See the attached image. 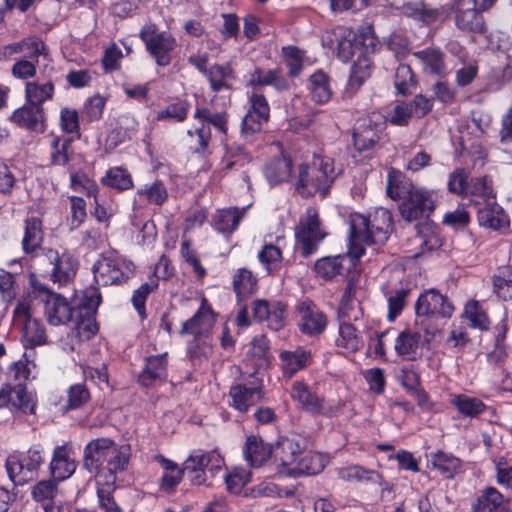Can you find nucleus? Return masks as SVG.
I'll return each mask as SVG.
<instances>
[{"instance_id": "obj_57", "label": "nucleus", "mask_w": 512, "mask_h": 512, "mask_svg": "<svg viewBox=\"0 0 512 512\" xmlns=\"http://www.w3.org/2000/svg\"><path fill=\"white\" fill-rule=\"evenodd\" d=\"M394 86L399 94L412 93L416 87V79L409 65L400 64L395 71Z\"/></svg>"}, {"instance_id": "obj_33", "label": "nucleus", "mask_w": 512, "mask_h": 512, "mask_svg": "<svg viewBox=\"0 0 512 512\" xmlns=\"http://www.w3.org/2000/svg\"><path fill=\"white\" fill-rule=\"evenodd\" d=\"M397 355L406 360H416L422 354V340L419 332L410 329L402 331L395 340Z\"/></svg>"}, {"instance_id": "obj_11", "label": "nucleus", "mask_w": 512, "mask_h": 512, "mask_svg": "<svg viewBox=\"0 0 512 512\" xmlns=\"http://www.w3.org/2000/svg\"><path fill=\"white\" fill-rule=\"evenodd\" d=\"M37 260L41 264L47 263L50 266V270L47 271L49 278L59 286L68 284L76 275L78 262L67 252L60 253L57 250L48 249L38 256Z\"/></svg>"}, {"instance_id": "obj_13", "label": "nucleus", "mask_w": 512, "mask_h": 512, "mask_svg": "<svg viewBox=\"0 0 512 512\" xmlns=\"http://www.w3.org/2000/svg\"><path fill=\"white\" fill-rule=\"evenodd\" d=\"M249 109L242 121V132L252 135L259 132L269 119L270 106L267 99L259 91L248 92Z\"/></svg>"}, {"instance_id": "obj_10", "label": "nucleus", "mask_w": 512, "mask_h": 512, "mask_svg": "<svg viewBox=\"0 0 512 512\" xmlns=\"http://www.w3.org/2000/svg\"><path fill=\"white\" fill-rule=\"evenodd\" d=\"M185 471L193 484L201 485L206 481V471L212 474L224 466V459L216 451L194 450L184 462Z\"/></svg>"}, {"instance_id": "obj_61", "label": "nucleus", "mask_w": 512, "mask_h": 512, "mask_svg": "<svg viewBox=\"0 0 512 512\" xmlns=\"http://www.w3.org/2000/svg\"><path fill=\"white\" fill-rule=\"evenodd\" d=\"M464 313L473 328L480 330L488 329L489 319L479 302H468L465 306Z\"/></svg>"}, {"instance_id": "obj_42", "label": "nucleus", "mask_w": 512, "mask_h": 512, "mask_svg": "<svg viewBox=\"0 0 512 512\" xmlns=\"http://www.w3.org/2000/svg\"><path fill=\"white\" fill-rule=\"evenodd\" d=\"M326 465L325 458L319 453L302 454L297 465L290 470V476L314 475L320 473Z\"/></svg>"}, {"instance_id": "obj_37", "label": "nucleus", "mask_w": 512, "mask_h": 512, "mask_svg": "<svg viewBox=\"0 0 512 512\" xmlns=\"http://www.w3.org/2000/svg\"><path fill=\"white\" fill-rule=\"evenodd\" d=\"M55 93V86L52 81L40 82L39 80L28 81L25 85V100L36 106L43 105L51 100Z\"/></svg>"}, {"instance_id": "obj_50", "label": "nucleus", "mask_w": 512, "mask_h": 512, "mask_svg": "<svg viewBox=\"0 0 512 512\" xmlns=\"http://www.w3.org/2000/svg\"><path fill=\"white\" fill-rule=\"evenodd\" d=\"M136 195L148 204L162 206L168 199V191L164 183L155 180L151 184H145L137 189Z\"/></svg>"}, {"instance_id": "obj_59", "label": "nucleus", "mask_w": 512, "mask_h": 512, "mask_svg": "<svg viewBox=\"0 0 512 512\" xmlns=\"http://www.w3.org/2000/svg\"><path fill=\"white\" fill-rule=\"evenodd\" d=\"M102 183L118 190H126L133 186L131 175L119 167L109 169L102 178Z\"/></svg>"}, {"instance_id": "obj_8", "label": "nucleus", "mask_w": 512, "mask_h": 512, "mask_svg": "<svg viewBox=\"0 0 512 512\" xmlns=\"http://www.w3.org/2000/svg\"><path fill=\"white\" fill-rule=\"evenodd\" d=\"M139 36L158 66L165 67L171 63L177 40L170 32L160 31L154 23H147L140 30Z\"/></svg>"}, {"instance_id": "obj_60", "label": "nucleus", "mask_w": 512, "mask_h": 512, "mask_svg": "<svg viewBox=\"0 0 512 512\" xmlns=\"http://www.w3.org/2000/svg\"><path fill=\"white\" fill-rule=\"evenodd\" d=\"M59 482L53 478L38 481L31 489L32 498L39 503L55 499Z\"/></svg>"}, {"instance_id": "obj_14", "label": "nucleus", "mask_w": 512, "mask_h": 512, "mask_svg": "<svg viewBox=\"0 0 512 512\" xmlns=\"http://www.w3.org/2000/svg\"><path fill=\"white\" fill-rule=\"evenodd\" d=\"M113 442L109 438H97L90 441L84 448L83 465L90 473L97 474V480H102L105 474V466Z\"/></svg>"}, {"instance_id": "obj_45", "label": "nucleus", "mask_w": 512, "mask_h": 512, "mask_svg": "<svg viewBox=\"0 0 512 512\" xmlns=\"http://www.w3.org/2000/svg\"><path fill=\"white\" fill-rule=\"evenodd\" d=\"M372 63L365 55H360L351 67L346 92L354 93L371 75Z\"/></svg>"}, {"instance_id": "obj_9", "label": "nucleus", "mask_w": 512, "mask_h": 512, "mask_svg": "<svg viewBox=\"0 0 512 512\" xmlns=\"http://www.w3.org/2000/svg\"><path fill=\"white\" fill-rule=\"evenodd\" d=\"M327 236L322 227L318 212L313 207H308L301 215L298 225L295 227V237L303 256L307 257L316 252L320 242Z\"/></svg>"}, {"instance_id": "obj_63", "label": "nucleus", "mask_w": 512, "mask_h": 512, "mask_svg": "<svg viewBox=\"0 0 512 512\" xmlns=\"http://www.w3.org/2000/svg\"><path fill=\"white\" fill-rule=\"evenodd\" d=\"M115 484H109V482H103L97 480V496L100 507L105 512H122L120 507L112 497Z\"/></svg>"}, {"instance_id": "obj_47", "label": "nucleus", "mask_w": 512, "mask_h": 512, "mask_svg": "<svg viewBox=\"0 0 512 512\" xmlns=\"http://www.w3.org/2000/svg\"><path fill=\"white\" fill-rule=\"evenodd\" d=\"M43 241L42 223L38 218H30L25 222V233L22 240V248L29 254L37 250Z\"/></svg>"}, {"instance_id": "obj_20", "label": "nucleus", "mask_w": 512, "mask_h": 512, "mask_svg": "<svg viewBox=\"0 0 512 512\" xmlns=\"http://www.w3.org/2000/svg\"><path fill=\"white\" fill-rule=\"evenodd\" d=\"M305 441L298 436L282 437L279 439L274 451L275 460L282 467L286 468V473L290 475V470L294 468L301 455L304 454Z\"/></svg>"}, {"instance_id": "obj_55", "label": "nucleus", "mask_w": 512, "mask_h": 512, "mask_svg": "<svg viewBox=\"0 0 512 512\" xmlns=\"http://www.w3.org/2000/svg\"><path fill=\"white\" fill-rule=\"evenodd\" d=\"M258 259L269 274L276 273L283 259L281 249L274 244H265L258 252Z\"/></svg>"}, {"instance_id": "obj_53", "label": "nucleus", "mask_w": 512, "mask_h": 512, "mask_svg": "<svg viewBox=\"0 0 512 512\" xmlns=\"http://www.w3.org/2000/svg\"><path fill=\"white\" fill-rule=\"evenodd\" d=\"M51 163L54 165L65 166L69 163L72 155V139L55 136L50 144Z\"/></svg>"}, {"instance_id": "obj_3", "label": "nucleus", "mask_w": 512, "mask_h": 512, "mask_svg": "<svg viewBox=\"0 0 512 512\" xmlns=\"http://www.w3.org/2000/svg\"><path fill=\"white\" fill-rule=\"evenodd\" d=\"M453 305L435 289L423 292L415 304V324L424 330L425 342L429 343L440 332L441 326L433 323L439 318H450Z\"/></svg>"}, {"instance_id": "obj_23", "label": "nucleus", "mask_w": 512, "mask_h": 512, "mask_svg": "<svg viewBox=\"0 0 512 512\" xmlns=\"http://www.w3.org/2000/svg\"><path fill=\"white\" fill-rule=\"evenodd\" d=\"M76 461L71 457L66 444L54 448L48 466L50 477L59 483L70 478L76 471Z\"/></svg>"}, {"instance_id": "obj_56", "label": "nucleus", "mask_w": 512, "mask_h": 512, "mask_svg": "<svg viewBox=\"0 0 512 512\" xmlns=\"http://www.w3.org/2000/svg\"><path fill=\"white\" fill-rule=\"evenodd\" d=\"M467 195L480 198L483 204L495 200L492 181L486 176L471 179L468 183Z\"/></svg>"}, {"instance_id": "obj_51", "label": "nucleus", "mask_w": 512, "mask_h": 512, "mask_svg": "<svg viewBox=\"0 0 512 512\" xmlns=\"http://www.w3.org/2000/svg\"><path fill=\"white\" fill-rule=\"evenodd\" d=\"M205 76L214 92L231 89L228 80L233 78V70L229 65H213L208 69Z\"/></svg>"}, {"instance_id": "obj_18", "label": "nucleus", "mask_w": 512, "mask_h": 512, "mask_svg": "<svg viewBox=\"0 0 512 512\" xmlns=\"http://www.w3.org/2000/svg\"><path fill=\"white\" fill-rule=\"evenodd\" d=\"M252 314L255 321H266L271 330L279 331L285 326L286 305L280 301L270 303L264 299H258L252 304Z\"/></svg>"}, {"instance_id": "obj_15", "label": "nucleus", "mask_w": 512, "mask_h": 512, "mask_svg": "<svg viewBox=\"0 0 512 512\" xmlns=\"http://www.w3.org/2000/svg\"><path fill=\"white\" fill-rule=\"evenodd\" d=\"M36 407L35 395L23 384L14 387L5 385L0 390V408H10L24 414H34Z\"/></svg>"}, {"instance_id": "obj_29", "label": "nucleus", "mask_w": 512, "mask_h": 512, "mask_svg": "<svg viewBox=\"0 0 512 512\" xmlns=\"http://www.w3.org/2000/svg\"><path fill=\"white\" fill-rule=\"evenodd\" d=\"M130 447L128 445H118L113 442L107 464L105 466V474H103V482L115 484L116 475L123 472L129 463Z\"/></svg>"}, {"instance_id": "obj_36", "label": "nucleus", "mask_w": 512, "mask_h": 512, "mask_svg": "<svg viewBox=\"0 0 512 512\" xmlns=\"http://www.w3.org/2000/svg\"><path fill=\"white\" fill-rule=\"evenodd\" d=\"M232 285L238 301H241L256 293L258 280L252 271L239 268L233 274Z\"/></svg>"}, {"instance_id": "obj_30", "label": "nucleus", "mask_w": 512, "mask_h": 512, "mask_svg": "<svg viewBox=\"0 0 512 512\" xmlns=\"http://www.w3.org/2000/svg\"><path fill=\"white\" fill-rule=\"evenodd\" d=\"M11 121L29 130L41 131L44 127L43 107L26 102L12 113Z\"/></svg>"}, {"instance_id": "obj_43", "label": "nucleus", "mask_w": 512, "mask_h": 512, "mask_svg": "<svg viewBox=\"0 0 512 512\" xmlns=\"http://www.w3.org/2000/svg\"><path fill=\"white\" fill-rule=\"evenodd\" d=\"M456 26L467 32L483 33L485 23L481 12L476 8L459 9L455 16Z\"/></svg>"}, {"instance_id": "obj_27", "label": "nucleus", "mask_w": 512, "mask_h": 512, "mask_svg": "<svg viewBox=\"0 0 512 512\" xmlns=\"http://www.w3.org/2000/svg\"><path fill=\"white\" fill-rule=\"evenodd\" d=\"M279 360L283 375L291 378L311 363L312 354L310 350L304 347H297L295 350L281 351Z\"/></svg>"}, {"instance_id": "obj_64", "label": "nucleus", "mask_w": 512, "mask_h": 512, "mask_svg": "<svg viewBox=\"0 0 512 512\" xmlns=\"http://www.w3.org/2000/svg\"><path fill=\"white\" fill-rule=\"evenodd\" d=\"M250 480L251 473L243 468H234L225 476L227 489L233 494H241Z\"/></svg>"}, {"instance_id": "obj_54", "label": "nucleus", "mask_w": 512, "mask_h": 512, "mask_svg": "<svg viewBox=\"0 0 512 512\" xmlns=\"http://www.w3.org/2000/svg\"><path fill=\"white\" fill-rule=\"evenodd\" d=\"M210 138V126L202 123L199 127L187 130L185 143L191 151L199 153L208 147Z\"/></svg>"}, {"instance_id": "obj_34", "label": "nucleus", "mask_w": 512, "mask_h": 512, "mask_svg": "<svg viewBox=\"0 0 512 512\" xmlns=\"http://www.w3.org/2000/svg\"><path fill=\"white\" fill-rule=\"evenodd\" d=\"M264 85L273 86L279 91L288 89V82L277 69L267 71L256 69L250 74L247 82L248 87L252 88L254 91H259V87Z\"/></svg>"}, {"instance_id": "obj_52", "label": "nucleus", "mask_w": 512, "mask_h": 512, "mask_svg": "<svg viewBox=\"0 0 512 512\" xmlns=\"http://www.w3.org/2000/svg\"><path fill=\"white\" fill-rule=\"evenodd\" d=\"M338 476L344 481H359V482H372L380 483L381 475L374 470H367L358 465H351L343 467L338 470Z\"/></svg>"}, {"instance_id": "obj_24", "label": "nucleus", "mask_w": 512, "mask_h": 512, "mask_svg": "<svg viewBox=\"0 0 512 512\" xmlns=\"http://www.w3.org/2000/svg\"><path fill=\"white\" fill-rule=\"evenodd\" d=\"M334 341L337 348L341 349L343 353H356L364 347L366 339L362 331L350 320L341 318Z\"/></svg>"}, {"instance_id": "obj_46", "label": "nucleus", "mask_w": 512, "mask_h": 512, "mask_svg": "<svg viewBox=\"0 0 512 512\" xmlns=\"http://www.w3.org/2000/svg\"><path fill=\"white\" fill-rule=\"evenodd\" d=\"M450 402L461 415L470 418L477 417L486 409L482 400L467 394L453 395Z\"/></svg>"}, {"instance_id": "obj_38", "label": "nucleus", "mask_w": 512, "mask_h": 512, "mask_svg": "<svg viewBox=\"0 0 512 512\" xmlns=\"http://www.w3.org/2000/svg\"><path fill=\"white\" fill-rule=\"evenodd\" d=\"M308 89L311 99L317 104L327 103L333 94L330 79L322 70H318L310 76Z\"/></svg>"}, {"instance_id": "obj_44", "label": "nucleus", "mask_w": 512, "mask_h": 512, "mask_svg": "<svg viewBox=\"0 0 512 512\" xmlns=\"http://www.w3.org/2000/svg\"><path fill=\"white\" fill-rule=\"evenodd\" d=\"M430 463L433 469L447 479H452L461 469L460 459L442 451L431 454Z\"/></svg>"}, {"instance_id": "obj_39", "label": "nucleus", "mask_w": 512, "mask_h": 512, "mask_svg": "<svg viewBox=\"0 0 512 512\" xmlns=\"http://www.w3.org/2000/svg\"><path fill=\"white\" fill-rule=\"evenodd\" d=\"M292 162L283 155L270 160L265 168L264 174L271 185L285 182L290 179Z\"/></svg>"}, {"instance_id": "obj_4", "label": "nucleus", "mask_w": 512, "mask_h": 512, "mask_svg": "<svg viewBox=\"0 0 512 512\" xmlns=\"http://www.w3.org/2000/svg\"><path fill=\"white\" fill-rule=\"evenodd\" d=\"M334 177L332 160L315 157L311 163L299 167L296 190L303 197H310L318 192L325 196Z\"/></svg>"}, {"instance_id": "obj_22", "label": "nucleus", "mask_w": 512, "mask_h": 512, "mask_svg": "<svg viewBox=\"0 0 512 512\" xmlns=\"http://www.w3.org/2000/svg\"><path fill=\"white\" fill-rule=\"evenodd\" d=\"M412 55L418 60L424 74L444 77L449 73L445 53L438 47L414 51Z\"/></svg>"}, {"instance_id": "obj_35", "label": "nucleus", "mask_w": 512, "mask_h": 512, "mask_svg": "<svg viewBox=\"0 0 512 512\" xmlns=\"http://www.w3.org/2000/svg\"><path fill=\"white\" fill-rule=\"evenodd\" d=\"M166 353L151 356L147 359L144 370L139 376V381L144 386H151L156 381H162L166 378L167 359Z\"/></svg>"}, {"instance_id": "obj_49", "label": "nucleus", "mask_w": 512, "mask_h": 512, "mask_svg": "<svg viewBox=\"0 0 512 512\" xmlns=\"http://www.w3.org/2000/svg\"><path fill=\"white\" fill-rule=\"evenodd\" d=\"M503 495L494 487L484 489L472 504V512H497Z\"/></svg>"}, {"instance_id": "obj_58", "label": "nucleus", "mask_w": 512, "mask_h": 512, "mask_svg": "<svg viewBox=\"0 0 512 512\" xmlns=\"http://www.w3.org/2000/svg\"><path fill=\"white\" fill-rule=\"evenodd\" d=\"M158 278L152 277L149 281L143 283L139 288H137L132 295V304L139 316L142 318L145 317V303L148 296L154 292L158 288Z\"/></svg>"}, {"instance_id": "obj_2", "label": "nucleus", "mask_w": 512, "mask_h": 512, "mask_svg": "<svg viewBox=\"0 0 512 512\" xmlns=\"http://www.w3.org/2000/svg\"><path fill=\"white\" fill-rule=\"evenodd\" d=\"M392 230V214L385 208H377L369 217L352 213L350 215V254L360 258L364 253L363 244H384Z\"/></svg>"}, {"instance_id": "obj_40", "label": "nucleus", "mask_w": 512, "mask_h": 512, "mask_svg": "<svg viewBox=\"0 0 512 512\" xmlns=\"http://www.w3.org/2000/svg\"><path fill=\"white\" fill-rule=\"evenodd\" d=\"M154 459L164 469L161 477V488L165 491H172L181 482L184 473H186L185 466L181 469L175 462L160 454L156 455Z\"/></svg>"}, {"instance_id": "obj_6", "label": "nucleus", "mask_w": 512, "mask_h": 512, "mask_svg": "<svg viewBox=\"0 0 512 512\" xmlns=\"http://www.w3.org/2000/svg\"><path fill=\"white\" fill-rule=\"evenodd\" d=\"M134 272L132 262L115 251L107 252L94 264V279L98 285H118L127 281Z\"/></svg>"}, {"instance_id": "obj_28", "label": "nucleus", "mask_w": 512, "mask_h": 512, "mask_svg": "<svg viewBox=\"0 0 512 512\" xmlns=\"http://www.w3.org/2000/svg\"><path fill=\"white\" fill-rule=\"evenodd\" d=\"M477 220L481 227L503 231L509 227V218L503 208L495 200L485 203L478 210Z\"/></svg>"}, {"instance_id": "obj_26", "label": "nucleus", "mask_w": 512, "mask_h": 512, "mask_svg": "<svg viewBox=\"0 0 512 512\" xmlns=\"http://www.w3.org/2000/svg\"><path fill=\"white\" fill-rule=\"evenodd\" d=\"M44 313L49 324L64 325L73 317V308L62 295L55 293L44 302Z\"/></svg>"}, {"instance_id": "obj_62", "label": "nucleus", "mask_w": 512, "mask_h": 512, "mask_svg": "<svg viewBox=\"0 0 512 512\" xmlns=\"http://www.w3.org/2000/svg\"><path fill=\"white\" fill-rule=\"evenodd\" d=\"M188 111L189 105L184 101H178L159 110L156 114V120H173L175 122H183L187 118Z\"/></svg>"}, {"instance_id": "obj_1", "label": "nucleus", "mask_w": 512, "mask_h": 512, "mask_svg": "<svg viewBox=\"0 0 512 512\" xmlns=\"http://www.w3.org/2000/svg\"><path fill=\"white\" fill-rule=\"evenodd\" d=\"M386 190L391 199L401 200L399 212L407 222L426 219L435 209L434 192L415 185L399 171L388 173Z\"/></svg>"}, {"instance_id": "obj_17", "label": "nucleus", "mask_w": 512, "mask_h": 512, "mask_svg": "<svg viewBox=\"0 0 512 512\" xmlns=\"http://www.w3.org/2000/svg\"><path fill=\"white\" fill-rule=\"evenodd\" d=\"M296 312L300 331L309 336L321 334L327 327L326 315L311 301L297 304Z\"/></svg>"}, {"instance_id": "obj_21", "label": "nucleus", "mask_w": 512, "mask_h": 512, "mask_svg": "<svg viewBox=\"0 0 512 512\" xmlns=\"http://www.w3.org/2000/svg\"><path fill=\"white\" fill-rule=\"evenodd\" d=\"M215 313L205 298L201 301L198 311L182 325V334L207 336L214 327Z\"/></svg>"}, {"instance_id": "obj_16", "label": "nucleus", "mask_w": 512, "mask_h": 512, "mask_svg": "<svg viewBox=\"0 0 512 512\" xmlns=\"http://www.w3.org/2000/svg\"><path fill=\"white\" fill-rule=\"evenodd\" d=\"M356 39L352 30L342 26L327 31L322 36L323 45L336 51L338 58L343 62L350 61L358 49Z\"/></svg>"}, {"instance_id": "obj_12", "label": "nucleus", "mask_w": 512, "mask_h": 512, "mask_svg": "<svg viewBox=\"0 0 512 512\" xmlns=\"http://www.w3.org/2000/svg\"><path fill=\"white\" fill-rule=\"evenodd\" d=\"M263 384L258 379L235 383L229 389V405L239 413H246L263 398Z\"/></svg>"}, {"instance_id": "obj_32", "label": "nucleus", "mask_w": 512, "mask_h": 512, "mask_svg": "<svg viewBox=\"0 0 512 512\" xmlns=\"http://www.w3.org/2000/svg\"><path fill=\"white\" fill-rule=\"evenodd\" d=\"M357 259L358 258L353 257L349 251L347 255L325 257L315 263V271L321 277L331 279L348 271L353 260Z\"/></svg>"}, {"instance_id": "obj_41", "label": "nucleus", "mask_w": 512, "mask_h": 512, "mask_svg": "<svg viewBox=\"0 0 512 512\" xmlns=\"http://www.w3.org/2000/svg\"><path fill=\"white\" fill-rule=\"evenodd\" d=\"M245 211L246 208L237 207L218 210L213 217L215 228L221 233H232L236 230Z\"/></svg>"}, {"instance_id": "obj_48", "label": "nucleus", "mask_w": 512, "mask_h": 512, "mask_svg": "<svg viewBox=\"0 0 512 512\" xmlns=\"http://www.w3.org/2000/svg\"><path fill=\"white\" fill-rule=\"evenodd\" d=\"M493 292L498 298L507 301L512 299V267L502 266L492 276Z\"/></svg>"}, {"instance_id": "obj_25", "label": "nucleus", "mask_w": 512, "mask_h": 512, "mask_svg": "<svg viewBox=\"0 0 512 512\" xmlns=\"http://www.w3.org/2000/svg\"><path fill=\"white\" fill-rule=\"evenodd\" d=\"M101 297L95 291L90 292V296L85 295L83 306L86 309L85 317L76 322L75 336L80 340H89L98 330L97 324L93 318V314L100 305Z\"/></svg>"}, {"instance_id": "obj_31", "label": "nucleus", "mask_w": 512, "mask_h": 512, "mask_svg": "<svg viewBox=\"0 0 512 512\" xmlns=\"http://www.w3.org/2000/svg\"><path fill=\"white\" fill-rule=\"evenodd\" d=\"M273 453L270 444L255 435H250L246 438L243 448V455L245 460L251 467H261Z\"/></svg>"}, {"instance_id": "obj_7", "label": "nucleus", "mask_w": 512, "mask_h": 512, "mask_svg": "<svg viewBox=\"0 0 512 512\" xmlns=\"http://www.w3.org/2000/svg\"><path fill=\"white\" fill-rule=\"evenodd\" d=\"M13 326L21 331L25 346L34 347L46 342L45 327L34 316L29 298H22L17 302L13 311Z\"/></svg>"}, {"instance_id": "obj_19", "label": "nucleus", "mask_w": 512, "mask_h": 512, "mask_svg": "<svg viewBox=\"0 0 512 512\" xmlns=\"http://www.w3.org/2000/svg\"><path fill=\"white\" fill-rule=\"evenodd\" d=\"M290 397L299 407L312 414H333V410L325 404L324 399L311 392L303 381L293 382Z\"/></svg>"}, {"instance_id": "obj_5", "label": "nucleus", "mask_w": 512, "mask_h": 512, "mask_svg": "<svg viewBox=\"0 0 512 512\" xmlns=\"http://www.w3.org/2000/svg\"><path fill=\"white\" fill-rule=\"evenodd\" d=\"M43 463V447L33 445L25 453L10 454L6 459L5 468L15 485H24L38 476Z\"/></svg>"}]
</instances>
